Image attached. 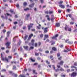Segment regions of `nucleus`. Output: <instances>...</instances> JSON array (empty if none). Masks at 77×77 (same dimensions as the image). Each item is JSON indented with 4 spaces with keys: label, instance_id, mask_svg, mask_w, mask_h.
Returning <instances> with one entry per match:
<instances>
[{
    "label": "nucleus",
    "instance_id": "nucleus-11",
    "mask_svg": "<svg viewBox=\"0 0 77 77\" xmlns=\"http://www.w3.org/2000/svg\"><path fill=\"white\" fill-rule=\"evenodd\" d=\"M30 17V14H28L26 15V20H28V18Z\"/></svg>",
    "mask_w": 77,
    "mask_h": 77
},
{
    "label": "nucleus",
    "instance_id": "nucleus-52",
    "mask_svg": "<svg viewBox=\"0 0 77 77\" xmlns=\"http://www.w3.org/2000/svg\"><path fill=\"white\" fill-rule=\"evenodd\" d=\"M71 68H76V67H75L74 66H71Z\"/></svg>",
    "mask_w": 77,
    "mask_h": 77
},
{
    "label": "nucleus",
    "instance_id": "nucleus-64",
    "mask_svg": "<svg viewBox=\"0 0 77 77\" xmlns=\"http://www.w3.org/2000/svg\"><path fill=\"white\" fill-rule=\"evenodd\" d=\"M1 26L2 27H3V26H4V24L3 23L1 25Z\"/></svg>",
    "mask_w": 77,
    "mask_h": 77
},
{
    "label": "nucleus",
    "instance_id": "nucleus-51",
    "mask_svg": "<svg viewBox=\"0 0 77 77\" xmlns=\"http://www.w3.org/2000/svg\"><path fill=\"white\" fill-rule=\"evenodd\" d=\"M43 34H41V35H40V37L41 38H42L43 37Z\"/></svg>",
    "mask_w": 77,
    "mask_h": 77
},
{
    "label": "nucleus",
    "instance_id": "nucleus-33",
    "mask_svg": "<svg viewBox=\"0 0 77 77\" xmlns=\"http://www.w3.org/2000/svg\"><path fill=\"white\" fill-rule=\"evenodd\" d=\"M2 72H5V71H6V70L5 69H3L2 70Z\"/></svg>",
    "mask_w": 77,
    "mask_h": 77
},
{
    "label": "nucleus",
    "instance_id": "nucleus-58",
    "mask_svg": "<svg viewBox=\"0 0 77 77\" xmlns=\"http://www.w3.org/2000/svg\"><path fill=\"white\" fill-rule=\"evenodd\" d=\"M45 14H48V11H45Z\"/></svg>",
    "mask_w": 77,
    "mask_h": 77
},
{
    "label": "nucleus",
    "instance_id": "nucleus-20",
    "mask_svg": "<svg viewBox=\"0 0 77 77\" xmlns=\"http://www.w3.org/2000/svg\"><path fill=\"white\" fill-rule=\"evenodd\" d=\"M9 34H10V32H7V36H9Z\"/></svg>",
    "mask_w": 77,
    "mask_h": 77
},
{
    "label": "nucleus",
    "instance_id": "nucleus-48",
    "mask_svg": "<svg viewBox=\"0 0 77 77\" xmlns=\"http://www.w3.org/2000/svg\"><path fill=\"white\" fill-rule=\"evenodd\" d=\"M60 71H64V70L63 69H61Z\"/></svg>",
    "mask_w": 77,
    "mask_h": 77
},
{
    "label": "nucleus",
    "instance_id": "nucleus-24",
    "mask_svg": "<svg viewBox=\"0 0 77 77\" xmlns=\"http://www.w3.org/2000/svg\"><path fill=\"white\" fill-rule=\"evenodd\" d=\"M30 59L31 61H32V62H35V60H33V59L32 58H31Z\"/></svg>",
    "mask_w": 77,
    "mask_h": 77
},
{
    "label": "nucleus",
    "instance_id": "nucleus-61",
    "mask_svg": "<svg viewBox=\"0 0 77 77\" xmlns=\"http://www.w3.org/2000/svg\"><path fill=\"white\" fill-rule=\"evenodd\" d=\"M54 19H53V18H52L51 19V21H53V20H54Z\"/></svg>",
    "mask_w": 77,
    "mask_h": 77
},
{
    "label": "nucleus",
    "instance_id": "nucleus-40",
    "mask_svg": "<svg viewBox=\"0 0 77 77\" xmlns=\"http://www.w3.org/2000/svg\"><path fill=\"white\" fill-rule=\"evenodd\" d=\"M37 59L38 60H41V58L39 57H37Z\"/></svg>",
    "mask_w": 77,
    "mask_h": 77
},
{
    "label": "nucleus",
    "instance_id": "nucleus-30",
    "mask_svg": "<svg viewBox=\"0 0 77 77\" xmlns=\"http://www.w3.org/2000/svg\"><path fill=\"white\" fill-rule=\"evenodd\" d=\"M20 44H21V41H20L18 43V45H20Z\"/></svg>",
    "mask_w": 77,
    "mask_h": 77
},
{
    "label": "nucleus",
    "instance_id": "nucleus-23",
    "mask_svg": "<svg viewBox=\"0 0 77 77\" xmlns=\"http://www.w3.org/2000/svg\"><path fill=\"white\" fill-rule=\"evenodd\" d=\"M60 56V54L59 53H58L57 54V57H59Z\"/></svg>",
    "mask_w": 77,
    "mask_h": 77
},
{
    "label": "nucleus",
    "instance_id": "nucleus-35",
    "mask_svg": "<svg viewBox=\"0 0 77 77\" xmlns=\"http://www.w3.org/2000/svg\"><path fill=\"white\" fill-rule=\"evenodd\" d=\"M15 68H16V67L15 66H13V69H15Z\"/></svg>",
    "mask_w": 77,
    "mask_h": 77
},
{
    "label": "nucleus",
    "instance_id": "nucleus-27",
    "mask_svg": "<svg viewBox=\"0 0 77 77\" xmlns=\"http://www.w3.org/2000/svg\"><path fill=\"white\" fill-rule=\"evenodd\" d=\"M35 56H39V53H35Z\"/></svg>",
    "mask_w": 77,
    "mask_h": 77
},
{
    "label": "nucleus",
    "instance_id": "nucleus-53",
    "mask_svg": "<svg viewBox=\"0 0 77 77\" xmlns=\"http://www.w3.org/2000/svg\"><path fill=\"white\" fill-rule=\"evenodd\" d=\"M1 48L2 50H5V48L4 47H2Z\"/></svg>",
    "mask_w": 77,
    "mask_h": 77
},
{
    "label": "nucleus",
    "instance_id": "nucleus-7",
    "mask_svg": "<svg viewBox=\"0 0 77 77\" xmlns=\"http://www.w3.org/2000/svg\"><path fill=\"white\" fill-rule=\"evenodd\" d=\"M33 34H31V35H29L28 39V40H30V38H31V37H32V36H33Z\"/></svg>",
    "mask_w": 77,
    "mask_h": 77
},
{
    "label": "nucleus",
    "instance_id": "nucleus-13",
    "mask_svg": "<svg viewBox=\"0 0 77 77\" xmlns=\"http://www.w3.org/2000/svg\"><path fill=\"white\" fill-rule=\"evenodd\" d=\"M23 48L25 50H27V49L28 48V46H24Z\"/></svg>",
    "mask_w": 77,
    "mask_h": 77
},
{
    "label": "nucleus",
    "instance_id": "nucleus-14",
    "mask_svg": "<svg viewBox=\"0 0 77 77\" xmlns=\"http://www.w3.org/2000/svg\"><path fill=\"white\" fill-rule=\"evenodd\" d=\"M35 42V40L33 39H32V40L31 41V42L32 43V44H31L32 45H33V42Z\"/></svg>",
    "mask_w": 77,
    "mask_h": 77
},
{
    "label": "nucleus",
    "instance_id": "nucleus-26",
    "mask_svg": "<svg viewBox=\"0 0 77 77\" xmlns=\"http://www.w3.org/2000/svg\"><path fill=\"white\" fill-rule=\"evenodd\" d=\"M23 5L24 6H26V5H27V3L26 2H24L23 3Z\"/></svg>",
    "mask_w": 77,
    "mask_h": 77
},
{
    "label": "nucleus",
    "instance_id": "nucleus-36",
    "mask_svg": "<svg viewBox=\"0 0 77 77\" xmlns=\"http://www.w3.org/2000/svg\"><path fill=\"white\" fill-rule=\"evenodd\" d=\"M64 67L65 68H66H66H69L68 66L66 65H64Z\"/></svg>",
    "mask_w": 77,
    "mask_h": 77
},
{
    "label": "nucleus",
    "instance_id": "nucleus-3",
    "mask_svg": "<svg viewBox=\"0 0 77 77\" xmlns=\"http://www.w3.org/2000/svg\"><path fill=\"white\" fill-rule=\"evenodd\" d=\"M65 30H67L68 29V31L69 32H71V28H68V27L67 25L66 26V27H65Z\"/></svg>",
    "mask_w": 77,
    "mask_h": 77
},
{
    "label": "nucleus",
    "instance_id": "nucleus-43",
    "mask_svg": "<svg viewBox=\"0 0 77 77\" xmlns=\"http://www.w3.org/2000/svg\"><path fill=\"white\" fill-rule=\"evenodd\" d=\"M58 12L59 13H60L61 12V11L60 10H58Z\"/></svg>",
    "mask_w": 77,
    "mask_h": 77
},
{
    "label": "nucleus",
    "instance_id": "nucleus-47",
    "mask_svg": "<svg viewBox=\"0 0 77 77\" xmlns=\"http://www.w3.org/2000/svg\"><path fill=\"white\" fill-rule=\"evenodd\" d=\"M6 53H9V50H7L6 51Z\"/></svg>",
    "mask_w": 77,
    "mask_h": 77
},
{
    "label": "nucleus",
    "instance_id": "nucleus-49",
    "mask_svg": "<svg viewBox=\"0 0 77 77\" xmlns=\"http://www.w3.org/2000/svg\"><path fill=\"white\" fill-rule=\"evenodd\" d=\"M45 53H48L49 51H45Z\"/></svg>",
    "mask_w": 77,
    "mask_h": 77
},
{
    "label": "nucleus",
    "instance_id": "nucleus-46",
    "mask_svg": "<svg viewBox=\"0 0 77 77\" xmlns=\"http://www.w3.org/2000/svg\"><path fill=\"white\" fill-rule=\"evenodd\" d=\"M68 41H69V39H67L65 41V42L66 43Z\"/></svg>",
    "mask_w": 77,
    "mask_h": 77
},
{
    "label": "nucleus",
    "instance_id": "nucleus-18",
    "mask_svg": "<svg viewBox=\"0 0 77 77\" xmlns=\"http://www.w3.org/2000/svg\"><path fill=\"white\" fill-rule=\"evenodd\" d=\"M52 50H54V51H56V48H55V47H54L52 48Z\"/></svg>",
    "mask_w": 77,
    "mask_h": 77
},
{
    "label": "nucleus",
    "instance_id": "nucleus-21",
    "mask_svg": "<svg viewBox=\"0 0 77 77\" xmlns=\"http://www.w3.org/2000/svg\"><path fill=\"white\" fill-rule=\"evenodd\" d=\"M45 38H48V35H45Z\"/></svg>",
    "mask_w": 77,
    "mask_h": 77
},
{
    "label": "nucleus",
    "instance_id": "nucleus-38",
    "mask_svg": "<svg viewBox=\"0 0 77 77\" xmlns=\"http://www.w3.org/2000/svg\"><path fill=\"white\" fill-rule=\"evenodd\" d=\"M46 63H48V64H50V62H48V61L47 60L46 61Z\"/></svg>",
    "mask_w": 77,
    "mask_h": 77
},
{
    "label": "nucleus",
    "instance_id": "nucleus-57",
    "mask_svg": "<svg viewBox=\"0 0 77 77\" xmlns=\"http://www.w3.org/2000/svg\"><path fill=\"white\" fill-rule=\"evenodd\" d=\"M61 77H65V75H61Z\"/></svg>",
    "mask_w": 77,
    "mask_h": 77
},
{
    "label": "nucleus",
    "instance_id": "nucleus-45",
    "mask_svg": "<svg viewBox=\"0 0 77 77\" xmlns=\"http://www.w3.org/2000/svg\"><path fill=\"white\" fill-rule=\"evenodd\" d=\"M6 32V31L5 29H4L3 31V33H5V32Z\"/></svg>",
    "mask_w": 77,
    "mask_h": 77
},
{
    "label": "nucleus",
    "instance_id": "nucleus-12",
    "mask_svg": "<svg viewBox=\"0 0 77 77\" xmlns=\"http://www.w3.org/2000/svg\"><path fill=\"white\" fill-rule=\"evenodd\" d=\"M56 26L57 27H59L60 26V23H56Z\"/></svg>",
    "mask_w": 77,
    "mask_h": 77
},
{
    "label": "nucleus",
    "instance_id": "nucleus-1",
    "mask_svg": "<svg viewBox=\"0 0 77 77\" xmlns=\"http://www.w3.org/2000/svg\"><path fill=\"white\" fill-rule=\"evenodd\" d=\"M3 54H4V53H3V54H1V60H6L7 62H8V59H7V58H3Z\"/></svg>",
    "mask_w": 77,
    "mask_h": 77
},
{
    "label": "nucleus",
    "instance_id": "nucleus-28",
    "mask_svg": "<svg viewBox=\"0 0 77 77\" xmlns=\"http://www.w3.org/2000/svg\"><path fill=\"white\" fill-rule=\"evenodd\" d=\"M63 1H60V2H59V4L60 5L61 4L63 3Z\"/></svg>",
    "mask_w": 77,
    "mask_h": 77
},
{
    "label": "nucleus",
    "instance_id": "nucleus-16",
    "mask_svg": "<svg viewBox=\"0 0 77 77\" xmlns=\"http://www.w3.org/2000/svg\"><path fill=\"white\" fill-rule=\"evenodd\" d=\"M34 5V3H33L32 4L30 5H29L30 8H33V6Z\"/></svg>",
    "mask_w": 77,
    "mask_h": 77
},
{
    "label": "nucleus",
    "instance_id": "nucleus-63",
    "mask_svg": "<svg viewBox=\"0 0 77 77\" xmlns=\"http://www.w3.org/2000/svg\"><path fill=\"white\" fill-rule=\"evenodd\" d=\"M70 24H74V22H70Z\"/></svg>",
    "mask_w": 77,
    "mask_h": 77
},
{
    "label": "nucleus",
    "instance_id": "nucleus-55",
    "mask_svg": "<svg viewBox=\"0 0 77 77\" xmlns=\"http://www.w3.org/2000/svg\"><path fill=\"white\" fill-rule=\"evenodd\" d=\"M17 76H18L17 75V74H15L14 75L15 77H17Z\"/></svg>",
    "mask_w": 77,
    "mask_h": 77
},
{
    "label": "nucleus",
    "instance_id": "nucleus-60",
    "mask_svg": "<svg viewBox=\"0 0 77 77\" xmlns=\"http://www.w3.org/2000/svg\"><path fill=\"white\" fill-rule=\"evenodd\" d=\"M37 27L38 29H40V28H41V27H39L38 26H37Z\"/></svg>",
    "mask_w": 77,
    "mask_h": 77
},
{
    "label": "nucleus",
    "instance_id": "nucleus-10",
    "mask_svg": "<svg viewBox=\"0 0 77 77\" xmlns=\"http://www.w3.org/2000/svg\"><path fill=\"white\" fill-rule=\"evenodd\" d=\"M59 6L61 8H65V6L63 5H59Z\"/></svg>",
    "mask_w": 77,
    "mask_h": 77
},
{
    "label": "nucleus",
    "instance_id": "nucleus-54",
    "mask_svg": "<svg viewBox=\"0 0 77 77\" xmlns=\"http://www.w3.org/2000/svg\"><path fill=\"white\" fill-rule=\"evenodd\" d=\"M74 65H75V66H77V63H74Z\"/></svg>",
    "mask_w": 77,
    "mask_h": 77
},
{
    "label": "nucleus",
    "instance_id": "nucleus-56",
    "mask_svg": "<svg viewBox=\"0 0 77 77\" xmlns=\"http://www.w3.org/2000/svg\"><path fill=\"white\" fill-rule=\"evenodd\" d=\"M61 59H62V57H60L58 58V60H61Z\"/></svg>",
    "mask_w": 77,
    "mask_h": 77
},
{
    "label": "nucleus",
    "instance_id": "nucleus-44",
    "mask_svg": "<svg viewBox=\"0 0 77 77\" xmlns=\"http://www.w3.org/2000/svg\"><path fill=\"white\" fill-rule=\"evenodd\" d=\"M69 16V17H70L71 18L72 17H71V15L69 14L68 15Z\"/></svg>",
    "mask_w": 77,
    "mask_h": 77
},
{
    "label": "nucleus",
    "instance_id": "nucleus-19",
    "mask_svg": "<svg viewBox=\"0 0 77 77\" xmlns=\"http://www.w3.org/2000/svg\"><path fill=\"white\" fill-rule=\"evenodd\" d=\"M27 37H28L27 35L25 36L24 38V40H26V39H27Z\"/></svg>",
    "mask_w": 77,
    "mask_h": 77
},
{
    "label": "nucleus",
    "instance_id": "nucleus-17",
    "mask_svg": "<svg viewBox=\"0 0 77 77\" xmlns=\"http://www.w3.org/2000/svg\"><path fill=\"white\" fill-rule=\"evenodd\" d=\"M63 63V61H61L60 63H59V64H60V65H62Z\"/></svg>",
    "mask_w": 77,
    "mask_h": 77
},
{
    "label": "nucleus",
    "instance_id": "nucleus-50",
    "mask_svg": "<svg viewBox=\"0 0 77 77\" xmlns=\"http://www.w3.org/2000/svg\"><path fill=\"white\" fill-rule=\"evenodd\" d=\"M8 58L9 59H12V57L11 56H8Z\"/></svg>",
    "mask_w": 77,
    "mask_h": 77
},
{
    "label": "nucleus",
    "instance_id": "nucleus-41",
    "mask_svg": "<svg viewBox=\"0 0 77 77\" xmlns=\"http://www.w3.org/2000/svg\"><path fill=\"white\" fill-rule=\"evenodd\" d=\"M18 23L17 22H15L14 23V24H17Z\"/></svg>",
    "mask_w": 77,
    "mask_h": 77
},
{
    "label": "nucleus",
    "instance_id": "nucleus-37",
    "mask_svg": "<svg viewBox=\"0 0 77 77\" xmlns=\"http://www.w3.org/2000/svg\"><path fill=\"white\" fill-rule=\"evenodd\" d=\"M7 15L8 16H11V15H10V14H9L8 13H7Z\"/></svg>",
    "mask_w": 77,
    "mask_h": 77
},
{
    "label": "nucleus",
    "instance_id": "nucleus-6",
    "mask_svg": "<svg viewBox=\"0 0 77 77\" xmlns=\"http://www.w3.org/2000/svg\"><path fill=\"white\" fill-rule=\"evenodd\" d=\"M58 35H58V34H56V35H55V36H54L53 37H52V39H56V38H57V37Z\"/></svg>",
    "mask_w": 77,
    "mask_h": 77
},
{
    "label": "nucleus",
    "instance_id": "nucleus-9",
    "mask_svg": "<svg viewBox=\"0 0 77 77\" xmlns=\"http://www.w3.org/2000/svg\"><path fill=\"white\" fill-rule=\"evenodd\" d=\"M52 66L53 67V68L55 70V71H56V72H57V71H58L59 70V69H57L56 70V69H55V67H54V65H53Z\"/></svg>",
    "mask_w": 77,
    "mask_h": 77
},
{
    "label": "nucleus",
    "instance_id": "nucleus-34",
    "mask_svg": "<svg viewBox=\"0 0 77 77\" xmlns=\"http://www.w3.org/2000/svg\"><path fill=\"white\" fill-rule=\"evenodd\" d=\"M16 7H17V8H19V4H17L16 5Z\"/></svg>",
    "mask_w": 77,
    "mask_h": 77
},
{
    "label": "nucleus",
    "instance_id": "nucleus-5",
    "mask_svg": "<svg viewBox=\"0 0 77 77\" xmlns=\"http://www.w3.org/2000/svg\"><path fill=\"white\" fill-rule=\"evenodd\" d=\"M76 74H77V72H73L72 73L71 75V76L72 77H74V76H75L76 75Z\"/></svg>",
    "mask_w": 77,
    "mask_h": 77
},
{
    "label": "nucleus",
    "instance_id": "nucleus-32",
    "mask_svg": "<svg viewBox=\"0 0 77 77\" xmlns=\"http://www.w3.org/2000/svg\"><path fill=\"white\" fill-rule=\"evenodd\" d=\"M53 11H51L49 12L50 14H53Z\"/></svg>",
    "mask_w": 77,
    "mask_h": 77
},
{
    "label": "nucleus",
    "instance_id": "nucleus-8",
    "mask_svg": "<svg viewBox=\"0 0 77 77\" xmlns=\"http://www.w3.org/2000/svg\"><path fill=\"white\" fill-rule=\"evenodd\" d=\"M48 29V27H47L46 28H45L44 30V33H46V32H47L48 30L47 29Z\"/></svg>",
    "mask_w": 77,
    "mask_h": 77
},
{
    "label": "nucleus",
    "instance_id": "nucleus-25",
    "mask_svg": "<svg viewBox=\"0 0 77 77\" xmlns=\"http://www.w3.org/2000/svg\"><path fill=\"white\" fill-rule=\"evenodd\" d=\"M29 8H26L24 9V10H25V11H28V10H29Z\"/></svg>",
    "mask_w": 77,
    "mask_h": 77
},
{
    "label": "nucleus",
    "instance_id": "nucleus-22",
    "mask_svg": "<svg viewBox=\"0 0 77 77\" xmlns=\"http://www.w3.org/2000/svg\"><path fill=\"white\" fill-rule=\"evenodd\" d=\"M19 77H25V76H24V75H20L19 76Z\"/></svg>",
    "mask_w": 77,
    "mask_h": 77
},
{
    "label": "nucleus",
    "instance_id": "nucleus-42",
    "mask_svg": "<svg viewBox=\"0 0 77 77\" xmlns=\"http://www.w3.org/2000/svg\"><path fill=\"white\" fill-rule=\"evenodd\" d=\"M33 73H34V74H37V73H36L35 72V70H33Z\"/></svg>",
    "mask_w": 77,
    "mask_h": 77
},
{
    "label": "nucleus",
    "instance_id": "nucleus-59",
    "mask_svg": "<svg viewBox=\"0 0 77 77\" xmlns=\"http://www.w3.org/2000/svg\"><path fill=\"white\" fill-rule=\"evenodd\" d=\"M26 28V26H24L23 27V29H25Z\"/></svg>",
    "mask_w": 77,
    "mask_h": 77
},
{
    "label": "nucleus",
    "instance_id": "nucleus-29",
    "mask_svg": "<svg viewBox=\"0 0 77 77\" xmlns=\"http://www.w3.org/2000/svg\"><path fill=\"white\" fill-rule=\"evenodd\" d=\"M10 12H11V14H13V12H14V11H12V10H10Z\"/></svg>",
    "mask_w": 77,
    "mask_h": 77
},
{
    "label": "nucleus",
    "instance_id": "nucleus-39",
    "mask_svg": "<svg viewBox=\"0 0 77 77\" xmlns=\"http://www.w3.org/2000/svg\"><path fill=\"white\" fill-rule=\"evenodd\" d=\"M37 45H38V44H37V43H35V47H37Z\"/></svg>",
    "mask_w": 77,
    "mask_h": 77
},
{
    "label": "nucleus",
    "instance_id": "nucleus-2",
    "mask_svg": "<svg viewBox=\"0 0 77 77\" xmlns=\"http://www.w3.org/2000/svg\"><path fill=\"white\" fill-rule=\"evenodd\" d=\"M10 44H11V42H8L6 43L5 45L7 46V48H11V46L9 45Z\"/></svg>",
    "mask_w": 77,
    "mask_h": 77
},
{
    "label": "nucleus",
    "instance_id": "nucleus-62",
    "mask_svg": "<svg viewBox=\"0 0 77 77\" xmlns=\"http://www.w3.org/2000/svg\"><path fill=\"white\" fill-rule=\"evenodd\" d=\"M69 71H70V70L69 69L67 70V72H69Z\"/></svg>",
    "mask_w": 77,
    "mask_h": 77
},
{
    "label": "nucleus",
    "instance_id": "nucleus-15",
    "mask_svg": "<svg viewBox=\"0 0 77 77\" xmlns=\"http://www.w3.org/2000/svg\"><path fill=\"white\" fill-rule=\"evenodd\" d=\"M68 51H71V50L67 49V50H64V52H68Z\"/></svg>",
    "mask_w": 77,
    "mask_h": 77
},
{
    "label": "nucleus",
    "instance_id": "nucleus-31",
    "mask_svg": "<svg viewBox=\"0 0 77 77\" xmlns=\"http://www.w3.org/2000/svg\"><path fill=\"white\" fill-rule=\"evenodd\" d=\"M34 48L33 47H31L29 49V50H32Z\"/></svg>",
    "mask_w": 77,
    "mask_h": 77
},
{
    "label": "nucleus",
    "instance_id": "nucleus-4",
    "mask_svg": "<svg viewBox=\"0 0 77 77\" xmlns=\"http://www.w3.org/2000/svg\"><path fill=\"white\" fill-rule=\"evenodd\" d=\"M33 25V24H30L28 26V30H30V28L32 27Z\"/></svg>",
    "mask_w": 77,
    "mask_h": 77
}]
</instances>
